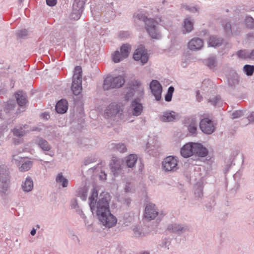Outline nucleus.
I'll use <instances>...</instances> for the list:
<instances>
[{"mask_svg": "<svg viewBox=\"0 0 254 254\" xmlns=\"http://www.w3.org/2000/svg\"><path fill=\"white\" fill-rule=\"evenodd\" d=\"M111 198L108 192H102L98 197V192L95 189L92 190L89 198V204L93 213H95L99 221L108 228L114 226L117 222L115 216L111 214L109 202Z\"/></svg>", "mask_w": 254, "mask_h": 254, "instance_id": "f257e3e1", "label": "nucleus"}, {"mask_svg": "<svg viewBox=\"0 0 254 254\" xmlns=\"http://www.w3.org/2000/svg\"><path fill=\"white\" fill-rule=\"evenodd\" d=\"M136 17L140 20L143 21L145 24V29L150 36L153 39H159L161 38V34L158 29L157 25L161 19L158 18L154 20L153 18H148L142 14H138Z\"/></svg>", "mask_w": 254, "mask_h": 254, "instance_id": "f03ea898", "label": "nucleus"}, {"mask_svg": "<svg viewBox=\"0 0 254 254\" xmlns=\"http://www.w3.org/2000/svg\"><path fill=\"white\" fill-rule=\"evenodd\" d=\"M143 110V106L141 102L140 99L135 98L131 101L127 108V113L123 114L122 119L124 121L131 122L133 120H130L132 116L138 117L141 115Z\"/></svg>", "mask_w": 254, "mask_h": 254, "instance_id": "7ed1b4c3", "label": "nucleus"}, {"mask_svg": "<svg viewBox=\"0 0 254 254\" xmlns=\"http://www.w3.org/2000/svg\"><path fill=\"white\" fill-rule=\"evenodd\" d=\"M124 78L121 75L114 76L108 75L104 79L103 88L105 90L119 88L125 84Z\"/></svg>", "mask_w": 254, "mask_h": 254, "instance_id": "20e7f679", "label": "nucleus"}, {"mask_svg": "<svg viewBox=\"0 0 254 254\" xmlns=\"http://www.w3.org/2000/svg\"><path fill=\"white\" fill-rule=\"evenodd\" d=\"M82 69L81 66H76L74 68V73L72 77V83L71 87L72 93L78 95L81 92L82 88Z\"/></svg>", "mask_w": 254, "mask_h": 254, "instance_id": "39448f33", "label": "nucleus"}, {"mask_svg": "<svg viewBox=\"0 0 254 254\" xmlns=\"http://www.w3.org/2000/svg\"><path fill=\"white\" fill-rule=\"evenodd\" d=\"M179 160L178 157L169 156L164 159L162 162L163 171L166 172H174L179 169Z\"/></svg>", "mask_w": 254, "mask_h": 254, "instance_id": "423d86ee", "label": "nucleus"}, {"mask_svg": "<svg viewBox=\"0 0 254 254\" xmlns=\"http://www.w3.org/2000/svg\"><path fill=\"white\" fill-rule=\"evenodd\" d=\"M32 143L34 145L37 146L40 149H41L44 152H50V153L46 154L49 155L52 157L54 155L53 152H51L52 149L51 145L48 142V141L45 138L40 136H35L31 141Z\"/></svg>", "mask_w": 254, "mask_h": 254, "instance_id": "0eeeda50", "label": "nucleus"}, {"mask_svg": "<svg viewBox=\"0 0 254 254\" xmlns=\"http://www.w3.org/2000/svg\"><path fill=\"white\" fill-rule=\"evenodd\" d=\"M167 230L177 235H181L190 230V227L186 224L173 223L168 225Z\"/></svg>", "mask_w": 254, "mask_h": 254, "instance_id": "6e6552de", "label": "nucleus"}, {"mask_svg": "<svg viewBox=\"0 0 254 254\" xmlns=\"http://www.w3.org/2000/svg\"><path fill=\"white\" fill-rule=\"evenodd\" d=\"M199 127L203 133L207 134L212 133L215 130L213 122L208 118H204L200 121Z\"/></svg>", "mask_w": 254, "mask_h": 254, "instance_id": "1a4fd4ad", "label": "nucleus"}, {"mask_svg": "<svg viewBox=\"0 0 254 254\" xmlns=\"http://www.w3.org/2000/svg\"><path fill=\"white\" fill-rule=\"evenodd\" d=\"M150 89L152 94L157 101L161 99L162 86L157 80H153L150 83Z\"/></svg>", "mask_w": 254, "mask_h": 254, "instance_id": "9d476101", "label": "nucleus"}, {"mask_svg": "<svg viewBox=\"0 0 254 254\" xmlns=\"http://www.w3.org/2000/svg\"><path fill=\"white\" fill-rule=\"evenodd\" d=\"M178 118V114L174 111H167L162 112L159 115V119L163 122H172Z\"/></svg>", "mask_w": 254, "mask_h": 254, "instance_id": "9b49d317", "label": "nucleus"}, {"mask_svg": "<svg viewBox=\"0 0 254 254\" xmlns=\"http://www.w3.org/2000/svg\"><path fill=\"white\" fill-rule=\"evenodd\" d=\"M158 214V212L155 204L153 203L147 204L144 216L145 218L151 220L154 219Z\"/></svg>", "mask_w": 254, "mask_h": 254, "instance_id": "f8f14e48", "label": "nucleus"}, {"mask_svg": "<svg viewBox=\"0 0 254 254\" xmlns=\"http://www.w3.org/2000/svg\"><path fill=\"white\" fill-rule=\"evenodd\" d=\"M133 58L135 61H140L142 64H146L148 61V56L146 52L142 49L135 50Z\"/></svg>", "mask_w": 254, "mask_h": 254, "instance_id": "ddd939ff", "label": "nucleus"}, {"mask_svg": "<svg viewBox=\"0 0 254 254\" xmlns=\"http://www.w3.org/2000/svg\"><path fill=\"white\" fill-rule=\"evenodd\" d=\"M193 155L200 157H204L208 154L207 149L200 143H193Z\"/></svg>", "mask_w": 254, "mask_h": 254, "instance_id": "4468645a", "label": "nucleus"}, {"mask_svg": "<svg viewBox=\"0 0 254 254\" xmlns=\"http://www.w3.org/2000/svg\"><path fill=\"white\" fill-rule=\"evenodd\" d=\"M193 142H189L185 144L181 148L180 153L184 158H188L193 155Z\"/></svg>", "mask_w": 254, "mask_h": 254, "instance_id": "2eb2a0df", "label": "nucleus"}, {"mask_svg": "<svg viewBox=\"0 0 254 254\" xmlns=\"http://www.w3.org/2000/svg\"><path fill=\"white\" fill-rule=\"evenodd\" d=\"M123 160L116 157H113L110 163V167L114 175H116L121 169Z\"/></svg>", "mask_w": 254, "mask_h": 254, "instance_id": "dca6fc26", "label": "nucleus"}, {"mask_svg": "<svg viewBox=\"0 0 254 254\" xmlns=\"http://www.w3.org/2000/svg\"><path fill=\"white\" fill-rule=\"evenodd\" d=\"M120 108L118 105L111 104L107 107L105 116L107 118H110L118 114H120Z\"/></svg>", "mask_w": 254, "mask_h": 254, "instance_id": "f3484780", "label": "nucleus"}, {"mask_svg": "<svg viewBox=\"0 0 254 254\" xmlns=\"http://www.w3.org/2000/svg\"><path fill=\"white\" fill-rule=\"evenodd\" d=\"M16 107V103L14 100H9L4 103L3 107V111L6 114H18L20 112V109H17L15 112L14 108Z\"/></svg>", "mask_w": 254, "mask_h": 254, "instance_id": "a211bd4d", "label": "nucleus"}, {"mask_svg": "<svg viewBox=\"0 0 254 254\" xmlns=\"http://www.w3.org/2000/svg\"><path fill=\"white\" fill-rule=\"evenodd\" d=\"M203 45V41L199 38L191 39L189 43L188 47L191 50L196 51L201 49Z\"/></svg>", "mask_w": 254, "mask_h": 254, "instance_id": "6ab92c4d", "label": "nucleus"}, {"mask_svg": "<svg viewBox=\"0 0 254 254\" xmlns=\"http://www.w3.org/2000/svg\"><path fill=\"white\" fill-rule=\"evenodd\" d=\"M228 86L232 88H235L239 84V76L236 72H231L227 79Z\"/></svg>", "mask_w": 254, "mask_h": 254, "instance_id": "aec40b11", "label": "nucleus"}, {"mask_svg": "<svg viewBox=\"0 0 254 254\" xmlns=\"http://www.w3.org/2000/svg\"><path fill=\"white\" fill-rule=\"evenodd\" d=\"M224 27L226 33L228 35H230L231 34L237 35L240 32V28L239 26L235 25L232 26L230 23L228 22L226 23Z\"/></svg>", "mask_w": 254, "mask_h": 254, "instance_id": "412c9836", "label": "nucleus"}, {"mask_svg": "<svg viewBox=\"0 0 254 254\" xmlns=\"http://www.w3.org/2000/svg\"><path fill=\"white\" fill-rule=\"evenodd\" d=\"M15 97L19 106L23 107L26 104L27 102L26 94L23 91H17L15 94Z\"/></svg>", "mask_w": 254, "mask_h": 254, "instance_id": "4be33fe9", "label": "nucleus"}, {"mask_svg": "<svg viewBox=\"0 0 254 254\" xmlns=\"http://www.w3.org/2000/svg\"><path fill=\"white\" fill-rule=\"evenodd\" d=\"M33 181L32 178L28 176L25 181L22 183L21 188L23 191L28 192L31 191L33 189Z\"/></svg>", "mask_w": 254, "mask_h": 254, "instance_id": "5701e85b", "label": "nucleus"}, {"mask_svg": "<svg viewBox=\"0 0 254 254\" xmlns=\"http://www.w3.org/2000/svg\"><path fill=\"white\" fill-rule=\"evenodd\" d=\"M57 112L59 114H64L68 109V103L66 100L61 99L57 103L55 107Z\"/></svg>", "mask_w": 254, "mask_h": 254, "instance_id": "b1692460", "label": "nucleus"}, {"mask_svg": "<svg viewBox=\"0 0 254 254\" xmlns=\"http://www.w3.org/2000/svg\"><path fill=\"white\" fill-rule=\"evenodd\" d=\"M111 150L114 151H119L120 153H124L127 152V146L124 143H112L110 145Z\"/></svg>", "mask_w": 254, "mask_h": 254, "instance_id": "393cba45", "label": "nucleus"}, {"mask_svg": "<svg viewBox=\"0 0 254 254\" xmlns=\"http://www.w3.org/2000/svg\"><path fill=\"white\" fill-rule=\"evenodd\" d=\"M193 22L190 17H187L184 20L183 32L184 33H190L193 28Z\"/></svg>", "mask_w": 254, "mask_h": 254, "instance_id": "a878e982", "label": "nucleus"}, {"mask_svg": "<svg viewBox=\"0 0 254 254\" xmlns=\"http://www.w3.org/2000/svg\"><path fill=\"white\" fill-rule=\"evenodd\" d=\"M32 166V161L24 158L18 168L20 172H24L29 170Z\"/></svg>", "mask_w": 254, "mask_h": 254, "instance_id": "bb28decb", "label": "nucleus"}, {"mask_svg": "<svg viewBox=\"0 0 254 254\" xmlns=\"http://www.w3.org/2000/svg\"><path fill=\"white\" fill-rule=\"evenodd\" d=\"M55 181L57 183L61 185L63 188L68 187L69 181L66 178L64 177L62 173L58 174L55 178Z\"/></svg>", "mask_w": 254, "mask_h": 254, "instance_id": "cd10ccee", "label": "nucleus"}, {"mask_svg": "<svg viewBox=\"0 0 254 254\" xmlns=\"http://www.w3.org/2000/svg\"><path fill=\"white\" fill-rule=\"evenodd\" d=\"M204 63L210 69H214L217 64L216 56L215 55L209 56L208 58L204 60Z\"/></svg>", "mask_w": 254, "mask_h": 254, "instance_id": "c85d7f7f", "label": "nucleus"}, {"mask_svg": "<svg viewBox=\"0 0 254 254\" xmlns=\"http://www.w3.org/2000/svg\"><path fill=\"white\" fill-rule=\"evenodd\" d=\"M137 160V155L134 154H131L126 157V162L128 167L133 168L134 167Z\"/></svg>", "mask_w": 254, "mask_h": 254, "instance_id": "c756f323", "label": "nucleus"}, {"mask_svg": "<svg viewBox=\"0 0 254 254\" xmlns=\"http://www.w3.org/2000/svg\"><path fill=\"white\" fill-rule=\"evenodd\" d=\"M1 184L0 185V193L5 194L7 191L10 183V178L0 179Z\"/></svg>", "mask_w": 254, "mask_h": 254, "instance_id": "7c9ffc66", "label": "nucleus"}, {"mask_svg": "<svg viewBox=\"0 0 254 254\" xmlns=\"http://www.w3.org/2000/svg\"><path fill=\"white\" fill-rule=\"evenodd\" d=\"M27 127L28 126L26 125L15 127L12 130L14 135L18 137L23 136L26 133L25 129L27 128Z\"/></svg>", "mask_w": 254, "mask_h": 254, "instance_id": "2f4dec72", "label": "nucleus"}, {"mask_svg": "<svg viewBox=\"0 0 254 254\" xmlns=\"http://www.w3.org/2000/svg\"><path fill=\"white\" fill-rule=\"evenodd\" d=\"M223 40L221 38L215 36H211L209 37L208 45L210 47H216L221 45Z\"/></svg>", "mask_w": 254, "mask_h": 254, "instance_id": "473e14b6", "label": "nucleus"}, {"mask_svg": "<svg viewBox=\"0 0 254 254\" xmlns=\"http://www.w3.org/2000/svg\"><path fill=\"white\" fill-rule=\"evenodd\" d=\"M131 45L128 44H124L121 47L120 51L122 57L127 58L131 51Z\"/></svg>", "mask_w": 254, "mask_h": 254, "instance_id": "72a5a7b5", "label": "nucleus"}, {"mask_svg": "<svg viewBox=\"0 0 254 254\" xmlns=\"http://www.w3.org/2000/svg\"><path fill=\"white\" fill-rule=\"evenodd\" d=\"M132 89L134 91H138V93L141 95H143V87L142 86L141 83L140 81L137 80L133 81L132 85Z\"/></svg>", "mask_w": 254, "mask_h": 254, "instance_id": "f704fd0d", "label": "nucleus"}, {"mask_svg": "<svg viewBox=\"0 0 254 254\" xmlns=\"http://www.w3.org/2000/svg\"><path fill=\"white\" fill-rule=\"evenodd\" d=\"M87 0H74L73 8L83 11L84 5Z\"/></svg>", "mask_w": 254, "mask_h": 254, "instance_id": "c9c22d12", "label": "nucleus"}, {"mask_svg": "<svg viewBox=\"0 0 254 254\" xmlns=\"http://www.w3.org/2000/svg\"><path fill=\"white\" fill-rule=\"evenodd\" d=\"M9 178V173L7 167L4 165L0 166V179Z\"/></svg>", "mask_w": 254, "mask_h": 254, "instance_id": "e433bc0d", "label": "nucleus"}, {"mask_svg": "<svg viewBox=\"0 0 254 254\" xmlns=\"http://www.w3.org/2000/svg\"><path fill=\"white\" fill-rule=\"evenodd\" d=\"M243 71L247 76H252L254 73V65L246 64L243 67Z\"/></svg>", "mask_w": 254, "mask_h": 254, "instance_id": "4c0bfd02", "label": "nucleus"}, {"mask_svg": "<svg viewBox=\"0 0 254 254\" xmlns=\"http://www.w3.org/2000/svg\"><path fill=\"white\" fill-rule=\"evenodd\" d=\"M24 158H23L18 155H12L11 157V162L15 164L18 168Z\"/></svg>", "mask_w": 254, "mask_h": 254, "instance_id": "58836bf2", "label": "nucleus"}, {"mask_svg": "<svg viewBox=\"0 0 254 254\" xmlns=\"http://www.w3.org/2000/svg\"><path fill=\"white\" fill-rule=\"evenodd\" d=\"M76 195L80 197L82 200H86L87 196V190L85 188L79 189Z\"/></svg>", "mask_w": 254, "mask_h": 254, "instance_id": "ea45409f", "label": "nucleus"}, {"mask_svg": "<svg viewBox=\"0 0 254 254\" xmlns=\"http://www.w3.org/2000/svg\"><path fill=\"white\" fill-rule=\"evenodd\" d=\"M239 58L243 59H249V51L247 50H241L237 52Z\"/></svg>", "mask_w": 254, "mask_h": 254, "instance_id": "a19ab883", "label": "nucleus"}, {"mask_svg": "<svg viewBox=\"0 0 254 254\" xmlns=\"http://www.w3.org/2000/svg\"><path fill=\"white\" fill-rule=\"evenodd\" d=\"M133 235L136 238H140L145 236L140 227L135 226L133 229Z\"/></svg>", "mask_w": 254, "mask_h": 254, "instance_id": "79ce46f5", "label": "nucleus"}, {"mask_svg": "<svg viewBox=\"0 0 254 254\" xmlns=\"http://www.w3.org/2000/svg\"><path fill=\"white\" fill-rule=\"evenodd\" d=\"M245 24L249 29L254 28V19L251 16H247L245 20Z\"/></svg>", "mask_w": 254, "mask_h": 254, "instance_id": "37998d69", "label": "nucleus"}, {"mask_svg": "<svg viewBox=\"0 0 254 254\" xmlns=\"http://www.w3.org/2000/svg\"><path fill=\"white\" fill-rule=\"evenodd\" d=\"M174 92V88L173 86H170L167 91V93L165 96V100L167 102H170L172 98L173 94Z\"/></svg>", "mask_w": 254, "mask_h": 254, "instance_id": "c03bdc74", "label": "nucleus"}, {"mask_svg": "<svg viewBox=\"0 0 254 254\" xmlns=\"http://www.w3.org/2000/svg\"><path fill=\"white\" fill-rule=\"evenodd\" d=\"M82 12V11L78 10L77 9L75 10V9L73 8L72 11L70 14L71 18L76 20L79 19Z\"/></svg>", "mask_w": 254, "mask_h": 254, "instance_id": "a18cd8bd", "label": "nucleus"}, {"mask_svg": "<svg viewBox=\"0 0 254 254\" xmlns=\"http://www.w3.org/2000/svg\"><path fill=\"white\" fill-rule=\"evenodd\" d=\"M194 194L196 197L200 198L203 195V187L201 185L195 186Z\"/></svg>", "mask_w": 254, "mask_h": 254, "instance_id": "49530a36", "label": "nucleus"}, {"mask_svg": "<svg viewBox=\"0 0 254 254\" xmlns=\"http://www.w3.org/2000/svg\"><path fill=\"white\" fill-rule=\"evenodd\" d=\"M208 102L213 106H220L222 104L221 98L219 96H216L208 100Z\"/></svg>", "mask_w": 254, "mask_h": 254, "instance_id": "de8ad7c7", "label": "nucleus"}, {"mask_svg": "<svg viewBox=\"0 0 254 254\" xmlns=\"http://www.w3.org/2000/svg\"><path fill=\"white\" fill-rule=\"evenodd\" d=\"M147 146V151L148 152V153L152 156H156L159 152L158 147H156L155 146Z\"/></svg>", "mask_w": 254, "mask_h": 254, "instance_id": "09e8293b", "label": "nucleus"}, {"mask_svg": "<svg viewBox=\"0 0 254 254\" xmlns=\"http://www.w3.org/2000/svg\"><path fill=\"white\" fill-rule=\"evenodd\" d=\"M124 58L122 57L121 53L118 51H116L112 56L113 61L116 63L120 62Z\"/></svg>", "mask_w": 254, "mask_h": 254, "instance_id": "8fccbe9b", "label": "nucleus"}, {"mask_svg": "<svg viewBox=\"0 0 254 254\" xmlns=\"http://www.w3.org/2000/svg\"><path fill=\"white\" fill-rule=\"evenodd\" d=\"M244 115L243 111L237 110L232 114V119H236L241 118Z\"/></svg>", "mask_w": 254, "mask_h": 254, "instance_id": "3c124183", "label": "nucleus"}, {"mask_svg": "<svg viewBox=\"0 0 254 254\" xmlns=\"http://www.w3.org/2000/svg\"><path fill=\"white\" fill-rule=\"evenodd\" d=\"M188 130L192 134L195 133L197 130V124L195 123H191L188 126Z\"/></svg>", "mask_w": 254, "mask_h": 254, "instance_id": "603ef678", "label": "nucleus"}, {"mask_svg": "<svg viewBox=\"0 0 254 254\" xmlns=\"http://www.w3.org/2000/svg\"><path fill=\"white\" fill-rule=\"evenodd\" d=\"M171 244V241L170 239H167L165 238L163 239L160 244V246L162 248H167V249H169V246Z\"/></svg>", "mask_w": 254, "mask_h": 254, "instance_id": "864d4df0", "label": "nucleus"}, {"mask_svg": "<svg viewBox=\"0 0 254 254\" xmlns=\"http://www.w3.org/2000/svg\"><path fill=\"white\" fill-rule=\"evenodd\" d=\"M28 34V31L26 29L21 30L17 32V36L19 38H24Z\"/></svg>", "mask_w": 254, "mask_h": 254, "instance_id": "5fc2aeb1", "label": "nucleus"}, {"mask_svg": "<svg viewBox=\"0 0 254 254\" xmlns=\"http://www.w3.org/2000/svg\"><path fill=\"white\" fill-rule=\"evenodd\" d=\"M129 36V33L127 31H121L119 33V37L121 39H126Z\"/></svg>", "mask_w": 254, "mask_h": 254, "instance_id": "6e6d98bb", "label": "nucleus"}, {"mask_svg": "<svg viewBox=\"0 0 254 254\" xmlns=\"http://www.w3.org/2000/svg\"><path fill=\"white\" fill-rule=\"evenodd\" d=\"M79 206L76 198H72L70 201V207L71 209H74Z\"/></svg>", "mask_w": 254, "mask_h": 254, "instance_id": "4d7b16f0", "label": "nucleus"}, {"mask_svg": "<svg viewBox=\"0 0 254 254\" xmlns=\"http://www.w3.org/2000/svg\"><path fill=\"white\" fill-rule=\"evenodd\" d=\"M57 0H46V3L50 6H55L57 4Z\"/></svg>", "mask_w": 254, "mask_h": 254, "instance_id": "13d9d810", "label": "nucleus"}, {"mask_svg": "<svg viewBox=\"0 0 254 254\" xmlns=\"http://www.w3.org/2000/svg\"><path fill=\"white\" fill-rule=\"evenodd\" d=\"M74 209L75 210L76 212L79 214L83 218H84L85 216L84 214L83 213V211L80 209L79 206H78V207H76L75 208H74Z\"/></svg>", "mask_w": 254, "mask_h": 254, "instance_id": "bf43d9fd", "label": "nucleus"}, {"mask_svg": "<svg viewBox=\"0 0 254 254\" xmlns=\"http://www.w3.org/2000/svg\"><path fill=\"white\" fill-rule=\"evenodd\" d=\"M196 100L200 102H201L202 100V99H203V97L202 96L200 95V92L199 91H197L196 92Z\"/></svg>", "mask_w": 254, "mask_h": 254, "instance_id": "052dcab7", "label": "nucleus"}, {"mask_svg": "<svg viewBox=\"0 0 254 254\" xmlns=\"http://www.w3.org/2000/svg\"><path fill=\"white\" fill-rule=\"evenodd\" d=\"M125 190L127 192H129L131 191V185L130 183H127L125 187Z\"/></svg>", "mask_w": 254, "mask_h": 254, "instance_id": "680f3d73", "label": "nucleus"}, {"mask_svg": "<svg viewBox=\"0 0 254 254\" xmlns=\"http://www.w3.org/2000/svg\"><path fill=\"white\" fill-rule=\"evenodd\" d=\"M31 131H40L42 130V128H41L39 126L37 127H33L31 128L30 129Z\"/></svg>", "mask_w": 254, "mask_h": 254, "instance_id": "e2e57ef3", "label": "nucleus"}, {"mask_svg": "<svg viewBox=\"0 0 254 254\" xmlns=\"http://www.w3.org/2000/svg\"><path fill=\"white\" fill-rule=\"evenodd\" d=\"M41 117L44 119L48 120L50 118V115L48 113H44L41 114Z\"/></svg>", "mask_w": 254, "mask_h": 254, "instance_id": "0e129e2a", "label": "nucleus"}, {"mask_svg": "<svg viewBox=\"0 0 254 254\" xmlns=\"http://www.w3.org/2000/svg\"><path fill=\"white\" fill-rule=\"evenodd\" d=\"M248 119L250 122H254V112L251 113V114L248 116Z\"/></svg>", "mask_w": 254, "mask_h": 254, "instance_id": "69168bd1", "label": "nucleus"}, {"mask_svg": "<svg viewBox=\"0 0 254 254\" xmlns=\"http://www.w3.org/2000/svg\"><path fill=\"white\" fill-rule=\"evenodd\" d=\"M249 60H254V49L249 51Z\"/></svg>", "mask_w": 254, "mask_h": 254, "instance_id": "338daca9", "label": "nucleus"}, {"mask_svg": "<svg viewBox=\"0 0 254 254\" xmlns=\"http://www.w3.org/2000/svg\"><path fill=\"white\" fill-rule=\"evenodd\" d=\"M191 12H196L198 11V8L196 7H191L187 8Z\"/></svg>", "mask_w": 254, "mask_h": 254, "instance_id": "774afa93", "label": "nucleus"}]
</instances>
